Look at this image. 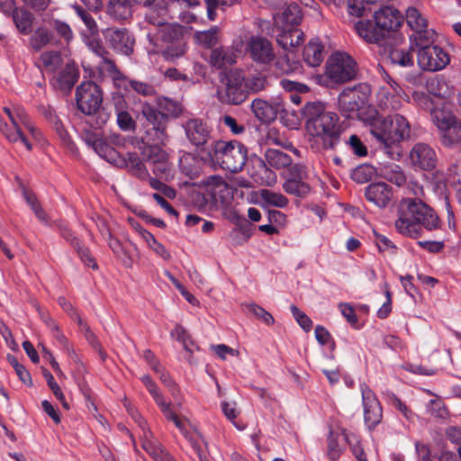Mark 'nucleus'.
<instances>
[{
    "label": "nucleus",
    "instance_id": "nucleus-21",
    "mask_svg": "<svg viewBox=\"0 0 461 461\" xmlns=\"http://www.w3.org/2000/svg\"><path fill=\"white\" fill-rule=\"evenodd\" d=\"M408 188L413 194V198L403 199L402 202H422L423 198L426 199H436L438 201H447L449 199L447 187L443 182H437L431 184L427 187L428 190H431L434 194L433 197L426 196L424 188L418 182L411 180L408 183Z\"/></svg>",
    "mask_w": 461,
    "mask_h": 461
},
{
    "label": "nucleus",
    "instance_id": "nucleus-54",
    "mask_svg": "<svg viewBox=\"0 0 461 461\" xmlns=\"http://www.w3.org/2000/svg\"><path fill=\"white\" fill-rule=\"evenodd\" d=\"M374 173L375 168L372 166L363 164L353 169L351 178L358 184H364L372 178Z\"/></svg>",
    "mask_w": 461,
    "mask_h": 461
},
{
    "label": "nucleus",
    "instance_id": "nucleus-5",
    "mask_svg": "<svg viewBox=\"0 0 461 461\" xmlns=\"http://www.w3.org/2000/svg\"><path fill=\"white\" fill-rule=\"evenodd\" d=\"M206 155L213 165L231 173H237L245 166L248 149L238 140H218L207 147Z\"/></svg>",
    "mask_w": 461,
    "mask_h": 461
},
{
    "label": "nucleus",
    "instance_id": "nucleus-4",
    "mask_svg": "<svg viewBox=\"0 0 461 461\" xmlns=\"http://www.w3.org/2000/svg\"><path fill=\"white\" fill-rule=\"evenodd\" d=\"M375 23L359 21L355 28L357 34L368 43L380 44L391 32L397 30L402 22L401 13L392 6H383L374 14Z\"/></svg>",
    "mask_w": 461,
    "mask_h": 461
},
{
    "label": "nucleus",
    "instance_id": "nucleus-19",
    "mask_svg": "<svg viewBox=\"0 0 461 461\" xmlns=\"http://www.w3.org/2000/svg\"><path fill=\"white\" fill-rule=\"evenodd\" d=\"M148 163L158 177L165 180L173 178V165L168 160V154L159 146H150Z\"/></svg>",
    "mask_w": 461,
    "mask_h": 461
},
{
    "label": "nucleus",
    "instance_id": "nucleus-20",
    "mask_svg": "<svg viewBox=\"0 0 461 461\" xmlns=\"http://www.w3.org/2000/svg\"><path fill=\"white\" fill-rule=\"evenodd\" d=\"M409 158L412 167L422 170L435 168L438 160L435 150L429 145L421 142L412 147Z\"/></svg>",
    "mask_w": 461,
    "mask_h": 461
},
{
    "label": "nucleus",
    "instance_id": "nucleus-59",
    "mask_svg": "<svg viewBox=\"0 0 461 461\" xmlns=\"http://www.w3.org/2000/svg\"><path fill=\"white\" fill-rule=\"evenodd\" d=\"M291 312L297 321V323L300 325V327L306 332L310 331L312 328V320L303 312H302L297 306L292 304L290 306Z\"/></svg>",
    "mask_w": 461,
    "mask_h": 461
},
{
    "label": "nucleus",
    "instance_id": "nucleus-22",
    "mask_svg": "<svg viewBox=\"0 0 461 461\" xmlns=\"http://www.w3.org/2000/svg\"><path fill=\"white\" fill-rule=\"evenodd\" d=\"M248 50L253 60L267 64L274 59L272 44L263 37H251L248 43Z\"/></svg>",
    "mask_w": 461,
    "mask_h": 461
},
{
    "label": "nucleus",
    "instance_id": "nucleus-42",
    "mask_svg": "<svg viewBox=\"0 0 461 461\" xmlns=\"http://www.w3.org/2000/svg\"><path fill=\"white\" fill-rule=\"evenodd\" d=\"M380 174L388 181L395 184L398 186L403 185L406 181V176L402 168L394 163L384 164L380 167Z\"/></svg>",
    "mask_w": 461,
    "mask_h": 461
},
{
    "label": "nucleus",
    "instance_id": "nucleus-57",
    "mask_svg": "<svg viewBox=\"0 0 461 461\" xmlns=\"http://www.w3.org/2000/svg\"><path fill=\"white\" fill-rule=\"evenodd\" d=\"M117 124L124 131H131L136 128V122L132 116L125 110L117 108Z\"/></svg>",
    "mask_w": 461,
    "mask_h": 461
},
{
    "label": "nucleus",
    "instance_id": "nucleus-62",
    "mask_svg": "<svg viewBox=\"0 0 461 461\" xmlns=\"http://www.w3.org/2000/svg\"><path fill=\"white\" fill-rule=\"evenodd\" d=\"M99 68L103 72L109 74L113 79L122 78V74L118 69L114 61L110 59L107 56L102 59Z\"/></svg>",
    "mask_w": 461,
    "mask_h": 461
},
{
    "label": "nucleus",
    "instance_id": "nucleus-18",
    "mask_svg": "<svg viewBox=\"0 0 461 461\" xmlns=\"http://www.w3.org/2000/svg\"><path fill=\"white\" fill-rule=\"evenodd\" d=\"M107 43L116 52L130 56L133 53L135 39L125 28H108L104 32Z\"/></svg>",
    "mask_w": 461,
    "mask_h": 461
},
{
    "label": "nucleus",
    "instance_id": "nucleus-17",
    "mask_svg": "<svg viewBox=\"0 0 461 461\" xmlns=\"http://www.w3.org/2000/svg\"><path fill=\"white\" fill-rule=\"evenodd\" d=\"M230 202H286V199L281 194L267 189H261L258 192L253 191L249 186L231 185V192L229 194Z\"/></svg>",
    "mask_w": 461,
    "mask_h": 461
},
{
    "label": "nucleus",
    "instance_id": "nucleus-11",
    "mask_svg": "<svg viewBox=\"0 0 461 461\" xmlns=\"http://www.w3.org/2000/svg\"><path fill=\"white\" fill-rule=\"evenodd\" d=\"M325 73L332 82L346 83L357 77V64L348 53L336 52L329 58Z\"/></svg>",
    "mask_w": 461,
    "mask_h": 461
},
{
    "label": "nucleus",
    "instance_id": "nucleus-25",
    "mask_svg": "<svg viewBox=\"0 0 461 461\" xmlns=\"http://www.w3.org/2000/svg\"><path fill=\"white\" fill-rule=\"evenodd\" d=\"M4 113L7 115L10 124L9 129L12 133H15L16 140L11 144L23 147L26 150L31 151L33 148L32 141L29 135L16 123L14 108L11 109L7 106L3 108Z\"/></svg>",
    "mask_w": 461,
    "mask_h": 461
},
{
    "label": "nucleus",
    "instance_id": "nucleus-56",
    "mask_svg": "<svg viewBox=\"0 0 461 461\" xmlns=\"http://www.w3.org/2000/svg\"><path fill=\"white\" fill-rule=\"evenodd\" d=\"M195 38L197 41L204 47H212L218 41V29L213 27L208 31L196 32Z\"/></svg>",
    "mask_w": 461,
    "mask_h": 461
},
{
    "label": "nucleus",
    "instance_id": "nucleus-60",
    "mask_svg": "<svg viewBox=\"0 0 461 461\" xmlns=\"http://www.w3.org/2000/svg\"><path fill=\"white\" fill-rule=\"evenodd\" d=\"M249 310L255 315V317L265 323L266 325H273L275 319L270 312L265 310L263 307L253 303L249 305Z\"/></svg>",
    "mask_w": 461,
    "mask_h": 461
},
{
    "label": "nucleus",
    "instance_id": "nucleus-16",
    "mask_svg": "<svg viewBox=\"0 0 461 461\" xmlns=\"http://www.w3.org/2000/svg\"><path fill=\"white\" fill-rule=\"evenodd\" d=\"M187 140L197 149H204L212 137V129L200 118H190L182 123Z\"/></svg>",
    "mask_w": 461,
    "mask_h": 461
},
{
    "label": "nucleus",
    "instance_id": "nucleus-1",
    "mask_svg": "<svg viewBox=\"0 0 461 461\" xmlns=\"http://www.w3.org/2000/svg\"><path fill=\"white\" fill-rule=\"evenodd\" d=\"M310 134L320 138L323 148L334 149L339 143L343 131L337 113L325 110L321 102H308L303 108Z\"/></svg>",
    "mask_w": 461,
    "mask_h": 461
},
{
    "label": "nucleus",
    "instance_id": "nucleus-63",
    "mask_svg": "<svg viewBox=\"0 0 461 461\" xmlns=\"http://www.w3.org/2000/svg\"><path fill=\"white\" fill-rule=\"evenodd\" d=\"M147 245L151 250H153L158 256L161 257L165 261L170 260V252L165 248L163 244L158 242L154 236H148Z\"/></svg>",
    "mask_w": 461,
    "mask_h": 461
},
{
    "label": "nucleus",
    "instance_id": "nucleus-28",
    "mask_svg": "<svg viewBox=\"0 0 461 461\" xmlns=\"http://www.w3.org/2000/svg\"><path fill=\"white\" fill-rule=\"evenodd\" d=\"M16 29L21 34L29 35L32 32L34 15L25 7H16L11 14Z\"/></svg>",
    "mask_w": 461,
    "mask_h": 461
},
{
    "label": "nucleus",
    "instance_id": "nucleus-30",
    "mask_svg": "<svg viewBox=\"0 0 461 461\" xmlns=\"http://www.w3.org/2000/svg\"><path fill=\"white\" fill-rule=\"evenodd\" d=\"M251 111L255 117L262 122H271L277 115L276 109L268 102L256 98L250 104Z\"/></svg>",
    "mask_w": 461,
    "mask_h": 461
},
{
    "label": "nucleus",
    "instance_id": "nucleus-7",
    "mask_svg": "<svg viewBox=\"0 0 461 461\" xmlns=\"http://www.w3.org/2000/svg\"><path fill=\"white\" fill-rule=\"evenodd\" d=\"M140 113L145 119L143 142L149 146H165L168 140V116L147 102L141 104Z\"/></svg>",
    "mask_w": 461,
    "mask_h": 461
},
{
    "label": "nucleus",
    "instance_id": "nucleus-58",
    "mask_svg": "<svg viewBox=\"0 0 461 461\" xmlns=\"http://www.w3.org/2000/svg\"><path fill=\"white\" fill-rule=\"evenodd\" d=\"M74 10L76 14L81 18L91 34L98 32L97 24L93 16L80 5H75Z\"/></svg>",
    "mask_w": 461,
    "mask_h": 461
},
{
    "label": "nucleus",
    "instance_id": "nucleus-34",
    "mask_svg": "<svg viewBox=\"0 0 461 461\" xmlns=\"http://www.w3.org/2000/svg\"><path fill=\"white\" fill-rule=\"evenodd\" d=\"M16 123L29 135L31 140H39L41 137V131L32 123L29 114L22 106H14Z\"/></svg>",
    "mask_w": 461,
    "mask_h": 461
},
{
    "label": "nucleus",
    "instance_id": "nucleus-61",
    "mask_svg": "<svg viewBox=\"0 0 461 461\" xmlns=\"http://www.w3.org/2000/svg\"><path fill=\"white\" fill-rule=\"evenodd\" d=\"M346 144L356 156L365 157L367 155V149L357 135H350L348 140H346Z\"/></svg>",
    "mask_w": 461,
    "mask_h": 461
},
{
    "label": "nucleus",
    "instance_id": "nucleus-32",
    "mask_svg": "<svg viewBox=\"0 0 461 461\" xmlns=\"http://www.w3.org/2000/svg\"><path fill=\"white\" fill-rule=\"evenodd\" d=\"M323 45L319 39L311 40L303 50V59L311 67H318L324 59Z\"/></svg>",
    "mask_w": 461,
    "mask_h": 461
},
{
    "label": "nucleus",
    "instance_id": "nucleus-9",
    "mask_svg": "<svg viewBox=\"0 0 461 461\" xmlns=\"http://www.w3.org/2000/svg\"><path fill=\"white\" fill-rule=\"evenodd\" d=\"M221 85L217 88L218 100L225 104L239 105L248 98L243 86L244 74L240 69H230L220 74Z\"/></svg>",
    "mask_w": 461,
    "mask_h": 461
},
{
    "label": "nucleus",
    "instance_id": "nucleus-8",
    "mask_svg": "<svg viewBox=\"0 0 461 461\" xmlns=\"http://www.w3.org/2000/svg\"><path fill=\"white\" fill-rule=\"evenodd\" d=\"M183 189L192 202H230L231 185L221 176H212L201 183L185 182Z\"/></svg>",
    "mask_w": 461,
    "mask_h": 461
},
{
    "label": "nucleus",
    "instance_id": "nucleus-46",
    "mask_svg": "<svg viewBox=\"0 0 461 461\" xmlns=\"http://www.w3.org/2000/svg\"><path fill=\"white\" fill-rule=\"evenodd\" d=\"M389 59L393 64L403 68H410L414 64L411 51L404 49L394 48L391 50Z\"/></svg>",
    "mask_w": 461,
    "mask_h": 461
},
{
    "label": "nucleus",
    "instance_id": "nucleus-51",
    "mask_svg": "<svg viewBox=\"0 0 461 461\" xmlns=\"http://www.w3.org/2000/svg\"><path fill=\"white\" fill-rule=\"evenodd\" d=\"M158 105L167 116L177 118L183 113L182 104L176 100L163 97L159 99Z\"/></svg>",
    "mask_w": 461,
    "mask_h": 461
},
{
    "label": "nucleus",
    "instance_id": "nucleus-10",
    "mask_svg": "<svg viewBox=\"0 0 461 461\" xmlns=\"http://www.w3.org/2000/svg\"><path fill=\"white\" fill-rule=\"evenodd\" d=\"M371 94V87L366 83H360L353 87L345 88L338 97V108L341 114L347 118L357 116L360 120L366 119L359 111L365 107Z\"/></svg>",
    "mask_w": 461,
    "mask_h": 461
},
{
    "label": "nucleus",
    "instance_id": "nucleus-24",
    "mask_svg": "<svg viewBox=\"0 0 461 461\" xmlns=\"http://www.w3.org/2000/svg\"><path fill=\"white\" fill-rule=\"evenodd\" d=\"M105 13L113 21L123 23L131 20L133 10L126 0H109Z\"/></svg>",
    "mask_w": 461,
    "mask_h": 461
},
{
    "label": "nucleus",
    "instance_id": "nucleus-31",
    "mask_svg": "<svg viewBox=\"0 0 461 461\" xmlns=\"http://www.w3.org/2000/svg\"><path fill=\"white\" fill-rule=\"evenodd\" d=\"M304 33L296 27L284 29L277 36V43L284 49L289 50L297 47L303 42Z\"/></svg>",
    "mask_w": 461,
    "mask_h": 461
},
{
    "label": "nucleus",
    "instance_id": "nucleus-53",
    "mask_svg": "<svg viewBox=\"0 0 461 461\" xmlns=\"http://www.w3.org/2000/svg\"><path fill=\"white\" fill-rule=\"evenodd\" d=\"M127 81V85H125L126 88H131L135 93L143 95V96H153L156 95V89L154 86L148 84L146 82L134 80V79H125Z\"/></svg>",
    "mask_w": 461,
    "mask_h": 461
},
{
    "label": "nucleus",
    "instance_id": "nucleus-55",
    "mask_svg": "<svg viewBox=\"0 0 461 461\" xmlns=\"http://www.w3.org/2000/svg\"><path fill=\"white\" fill-rule=\"evenodd\" d=\"M282 17L286 25L294 27L302 20L301 9L297 5H290L283 12Z\"/></svg>",
    "mask_w": 461,
    "mask_h": 461
},
{
    "label": "nucleus",
    "instance_id": "nucleus-2",
    "mask_svg": "<svg viewBox=\"0 0 461 461\" xmlns=\"http://www.w3.org/2000/svg\"><path fill=\"white\" fill-rule=\"evenodd\" d=\"M363 121L370 127L371 134L387 153H390V149L398 143L410 137V123L399 113L384 117L379 115L376 110L372 109Z\"/></svg>",
    "mask_w": 461,
    "mask_h": 461
},
{
    "label": "nucleus",
    "instance_id": "nucleus-6",
    "mask_svg": "<svg viewBox=\"0 0 461 461\" xmlns=\"http://www.w3.org/2000/svg\"><path fill=\"white\" fill-rule=\"evenodd\" d=\"M76 100L77 108L85 114L89 116L87 123L95 128L100 129L105 124L108 115L98 112L103 97L99 86L92 82L86 81L81 83L76 91Z\"/></svg>",
    "mask_w": 461,
    "mask_h": 461
},
{
    "label": "nucleus",
    "instance_id": "nucleus-40",
    "mask_svg": "<svg viewBox=\"0 0 461 461\" xmlns=\"http://www.w3.org/2000/svg\"><path fill=\"white\" fill-rule=\"evenodd\" d=\"M127 169L141 180H149V171L137 153H127L124 158Z\"/></svg>",
    "mask_w": 461,
    "mask_h": 461
},
{
    "label": "nucleus",
    "instance_id": "nucleus-23",
    "mask_svg": "<svg viewBox=\"0 0 461 461\" xmlns=\"http://www.w3.org/2000/svg\"><path fill=\"white\" fill-rule=\"evenodd\" d=\"M31 37L29 43L31 48L39 51L47 45L52 43L55 41V36L50 30L48 19H43L41 24L37 26L32 32L30 33Z\"/></svg>",
    "mask_w": 461,
    "mask_h": 461
},
{
    "label": "nucleus",
    "instance_id": "nucleus-29",
    "mask_svg": "<svg viewBox=\"0 0 461 461\" xmlns=\"http://www.w3.org/2000/svg\"><path fill=\"white\" fill-rule=\"evenodd\" d=\"M150 51L160 54L168 62H175L184 57L186 52V42L180 40L158 48H152Z\"/></svg>",
    "mask_w": 461,
    "mask_h": 461
},
{
    "label": "nucleus",
    "instance_id": "nucleus-39",
    "mask_svg": "<svg viewBox=\"0 0 461 461\" xmlns=\"http://www.w3.org/2000/svg\"><path fill=\"white\" fill-rule=\"evenodd\" d=\"M149 185L154 190L151 194L156 202H166L167 199L173 200L176 196V191L155 177H149Z\"/></svg>",
    "mask_w": 461,
    "mask_h": 461
},
{
    "label": "nucleus",
    "instance_id": "nucleus-14",
    "mask_svg": "<svg viewBox=\"0 0 461 461\" xmlns=\"http://www.w3.org/2000/svg\"><path fill=\"white\" fill-rule=\"evenodd\" d=\"M417 56L419 67L427 71L441 70L450 61L447 51L438 45L419 50Z\"/></svg>",
    "mask_w": 461,
    "mask_h": 461
},
{
    "label": "nucleus",
    "instance_id": "nucleus-36",
    "mask_svg": "<svg viewBox=\"0 0 461 461\" xmlns=\"http://www.w3.org/2000/svg\"><path fill=\"white\" fill-rule=\"evenodd\" d=\"M244 87L249 94H258L264 91L269 86L267 77L263 72H254L249 74L247 77L244 76Z\"/></svg>",
    "mask_w": 461,
    "mask_h": 461
},
{
    "label": "nucleus",
    "instance_id": "nucleus-37",
    "mask_svg": "<svg viewBox=\"0 0 461 461\" xmlns=\"http://www.w3.org/2000/svg\"><path fill=\"white\" fill-rule=\"evenodd\" d=\"M377 98L378 106L382 110L396 111L402 106L401 94L391 92L386 87H380Z\"/></svg>",
    "mask_w": 461,
    "mask_h": 461
},
{
    "label": "nucleus",
    "instance_id": "nucleus-41",
    "mask_svg": "<svg viewBox=\"0 0 461 461\" xmlns=\"http://www.w3.org/2000/svg\"><path fill=\"white\" fill-rule=\"evenodd\" d=\"M265 159L269 167L277 170L292 165V158L276 149H267L265 152Z\"/></svg>",
    "mask_w": 461,
    "mask_h": 461
},
{
    "label": "nucleus",
    "instance_id": "nucleus-35",
    "mask_svg": "<svg viewBox=\"0 0 461 461\" xmlns=\"http://www.w3.org/2000/svg\"><path fill=\"white\" fill-rule=\"evenodd\" d=\"M140 426L142 429L140 436L141 447L153 457L156 454L165 447L162 443L154 436L153 432L147 427L146 422L141 421Z\"/></svg>",
    "mask_w": 461,
    "mask_h": 461
},
{
    "label": "nucleus",
    "instance_id": "nucleus-27",
    "mask_svg": "<svg viewBox=\"0 0 461 461\" xmlns=\"http://www.w3.org/2000/svg\"><path fill=\"white\" fill-rule=\"evenodd\" d=\"M237 56L230 47H218L212 50L209 62L217 69H222L236 63Z\"/></svg>",
    "mask_w": 461,
    "mask_h": 461
},
{
    "label": "nucleus",
    "instance_id": "nucleus-12",
    "mask_svg": "<svg viewBox=\"0 0 461 461\" xmlns=\"http://www.w3.org/2000/svg\"><path fill=\"white\" fill-rule=\"evenodd\" d=\"M147 22L158 27L155 33H148L147 36L152 48H158L171 42L175 43V41L184 39V28L178 24L167 23L158 20L152 14L147 15Z\"/></svg>",
    "mask_w": 461,
    "mask_h": 461
},
{
    "label": "nucleus",
    "instance_id": "nucleus-48",
    "mask_svg": "<svg viewBox=\"0 0 461 461\" xmlns=\"http://www.w3.org/2000/svg\"><path fill=\"white\" fill-rule=\"evenodd\" d=\"M144 7L148 8V13L145 14V20L147 21V15L152 14L158 20L163 21V16L167 12V5L165 0H145Z\"/></svg>",
    "mask_w": 461,
    "mask_h": 461
},
{
    "label": "nucleus",
    "instance_id": "nucleus-43",
    "mask_svg": "<svg viewBox=\"0 0 461 461\" xmlns=\"http://www.w3.org/2000/svg\"><path fill=\"white\" fill-rule=\"evenodd\" d=\"M78 78V70L74 65L68 64L58 75L59 87L70 90Z\"/></svg>",
    "mask_w": 461,
    "mask_h": 461
},
{
    "label": "nucleus",
    "instance_id": "nucleus-50",
    "mask_svg": "<svg viewBox=\"0 0 461 461\" xmlns=\"http://www.w3.org/2000/svg\"><path fill=\"white\" fill-rule=\"evenodd\" d=\"M406 23L414 32L427 28L426 18H424L420 12L413 7L408 8L406 11Z\"/></svg>",
    "mask_w": 461,
    "mask_h": 461
},
{
    "label": "nucleus",
    "instance_id": "nucleus-13",
    "mask_svg": "<svg viewBox=\"0 0 461 461\" xmlns=\"http://www.w3.org/2000/svg\"><path fill=\"white\" fill-rule=\"evenodd\" d=\"M433 123L441 131L443 143L452 145L460 142V132L456 117L451 112L443 109H434L431 112Z\"/></svg>",
    "mask_w": 461,
    "mask_h": 461
},
{
    "label": "nucleus",
    "instance_id": "nucleus-49",
    "mask_svg": "<svg viewBox=\"0 0 461 461\" xmlns=\"http://www.w3.org/2000/svg\"><path fill=\"white\" fill-rule=\"evenodd\" d=\"M41 61L46 70L54 72L61 65L62 59L59 51L48 50L41 55Z\"/></svg>",
    "mask_w": 461,
    "mask_h": 461
},
{
    "label": "nucleus",
    "instance_id": "nucleus-64",
    "mask_svg": "<svg viewBox=\"0 0 461 461\" xmlns=\"http://www.w3.org/2000/svg\"><path fill=\"white\" fill-rule=\"evenodd\" d=\"M280 86L288 93L294 94L296 92L299 93H308L310 88L307 85L299 83L297 81L290 80L287 78H283L280 80Z\"/></svg>",
    "mask_w": 461,
    "mask_h": 461
},
{
    "label": "nucleus",
    "instance_id": "nucleus-3",
    "mask_svg": "<svg viewBox=\"0 0 461 461\" xmlns=\"http://www.w3.org/2000/svg\"><path fill=\"white\" fill-rule=\"evenodd\" d=\"M395 228L399 233L416 239L421 235L422 227L428 230L439 227V218L428 203H401Z\"/></svg>",
    "mask_w": 461,
    "mask_h": 461
},
{
    "label": "nucleus",
    "instance_id": "nucleus-38",
    "mask_svg": "<svg viewBox=\"0 0 461 461\" xmlns=\"http://www.w3.org/2000/svg\"><path fill=\"white\" fill-rule=\"evenodd\" d=\"M180 171L190 179L198 177L201 172V163L199 159L191 153H184L179 158Z\"/></svg>",
    "mask_w": 461,
    "mask_h": 461
},
{
    "label": "nucleus",
    "instance_id": "nucleus-45",
    "mask_svg": "<svg viewBox=\"0 0 461 461\" xmlns=\"http://www.w3.org/2000/svg\"><path fill=\"white\" fill-rule=\"evenodd\" d=\"M410 40L413 42L414 46L419 50L428 47L435 46V32L433 30L421 29L413 32Z\"/></svg>",
    "mask_w": 461,
    "mask_h": 461
},
{
    "label": "nucleus",
    "instance_id": "nucleus-52",
    "mask_svg": "<svg viewBox=\"0 0 461 461\" xmlns=\"http://www.w3.org/2000/svg\"><path fill=\"white\" fill-rule=\"evenodd\" d=\"M48 21L50 30H53L66 42H69L73 39V32L67 23L54 19H48Z\"/></svg>",
    "mask_w": 461,
    "mask_h": 461
},
{
    "label": "nucleus",
    "instance_id": "nucleus-47",
    "mask_svg": "<svg viewBox=\"0 0 461 461\" xmlns=\"http://www.w3.org/2000/svg\"><path fill=\"white\" fill-rule=\"evenodd\" d=\"M255 229V226L249 221L244 218L236 224V227L232 229L230 235H240L239 244L243 245L252 237Z\"/></svg>",
    "mask_w": 461,
    "mask_h": 461
},
{
    "label": "nucleus",
    "instance_id": "nucleus-26",
    "mask_svg": "<svg viewBox=\"0 0 461 461\" xmlns=\"http://www.w3.org/2000/svg\"><path fill=\"white\" fill-rule=\"evenodd\" d=\"M251 177L261 185H271L276 182V175L267 166L266 159L256 158L251 160Z\"/></svg>",
    "mask_w": 461,
    "mask_h": 461
},
{
    "label": "nucleus",
    "instance_id": "nucleus-15",
    "mask_svg": "<svg viewBox=\"0 0 461 461\" xmlns=\"http://www.w3.org/2000/svg\"><path fill=\"white\" fill-rule=\"evenodd\" d=\"M364 421L369 430L374 429L383 419V409L375 393L366 384L361 385Z\"/></svg>",
    "mask_w": 461,
    "mask_h": 461
},
{
    "label": "nucleus",
    "instance_id": "nucleus-33",
    "mask_svg": "<svg viewBox=\"0 0 461 461\" xmlns=\"http://www.w3.org/2000/svg\"><path fill=\"white\" fill-rule=\"evenodd\" d=\"M366 197L369 202H389L393 189L384 182L373 183L366 187Z\"/></svg>",
    "mask_w": 461,
    "mask_h": 461
},
{
    "label": "nucleus",
    "instance_id": "nucleus-44",
    "mask_svg": "<svg viewBox=\"0 0 461 461\" xmlns=\"http://www.w3.org/2000/svg\"><path fill=\"white\" fill-rule=\"evenodd\" d=\"M283 186L287 194L298 198H306L311 193V187L306 180L286 179Z\"/></svg>",
    "mask_w": 461,
    "mask_h": 461
}]
</instances>
